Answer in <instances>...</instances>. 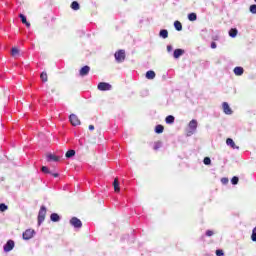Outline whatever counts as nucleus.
<instances>
[{
    "mask_svg": "<svg viewBox=\"0 0 256 256\" xmlns=\"http://www.w3.org/2000/svg\"><path fill=\"white\" fill-rule=\"evenodd\" d=\"M33 235H35V230L27 229L23 234L22 237L25 241H29V239H33Z\"/></svg>",
    "mask_w": 256,
    "mask_h": 256,
    "instance_id": "20e7f679",
    "label": "nucleus"
},
{
    "mask_svg": "<svg viewBox=\"0 0 256 256\" xmlns=\"http://www.w3.org/2000/svg\"><path fill=\"white\" fill-rule=\"evenodd\" d=\"M222 107H223V111L226 115H232L233 114V110H231V107H229V103L223 102Z\"/></svg>",
    "mask_w": 256,
    "mask_h": 256,
    "instance_id": "6e6552de",
    "label": "nucleus"
},
{
    "mask_svg": "<svg viewBox=\"0 0 256 256\" xmlns=\"http://www.w3.org/2000/svg\"><path fill=\"white\" fill-rule=\"evenodd\" d=\"M40 79H41L44 83H46V81H47V73L42 72L41 75H40Z\"/></svg>",
    "mask_w": 256,
    "mask_h": 256,
    "instance_id": "c85d7f7f",
    "label": "nucleus"
},
{
    "mask_svg": "<svg viewBox=\"0 0 256 256\" xmlns=\"http://www.w3.org/2000/svg\"><path fill=\"white\" fill-rule=\"evenodd\" d=\"M7 209H9V207H7V205L5 203H1L0 204V211L3 213L5 211H7Z\"/></svg>",
    "mask_w": 256,
    "mask_h": 256,
    "instance_id": "cd10ccee",
    "label": "nucleus"
},
{
    "mask_svg": "<svg viewBox=\"0 0 256 256\" xmlns=\"http://www.w3.org/2000/svg\"><path fill=\"white\" fill-rule=\"evenodd\" d=\"M155 77V71L149 70L146 72V79H153Z\"/></svg>",
    "mask_w": 256,
    "mask_h": 256,
    "instance_id": "4be33fe9",
    "label": "nucleus"
},
{
    "mask_svg": "<svg viewBox=\"0 0 256 256\" xmlns=\"http://www.w3.org/2000/svg\"><path fill=\"white\" fill-rule=\"evenodd\" d=\"M250 13H253V15H256V4H253L250 6Z\"/></svg>",
    "mask_w": 256,
    "mask_h": 256,
    "instance_id": "7c9ffc66",
    "label": "nucleus"
},
{
    "mask_svg": "<svg viewBox=\"0 0 256 256\" xmlns=\"http://www.w3.org/2000/svg\"><path fill=\"white\" fill-rule=\"evenodd\" d=\"M13 247H15V242L13 240H8L4 245L5 253H9V251H13Z\"/></svg>",
    "mask_w": 256,
    "mask_h": 256,
    "instance_id": "0eeeda50",
    "label": "nucleus"
},
{
    "mask_svg": "<svg viewBox=\"0 0 256 256\" xmlns=\"http://www.w3.org/2000/svg\"><path fill=\"white\" fill-rule=\"evenodd\" d=\"M188 19L189 21H197V14L195 13L188 14Z\"/></svg>",
    "mask_w": 256,
    "mask_h": 256,
    "instance_id": "393cba45",
    "label": "nucleus"
},
{
    "mask_svg": "<svg viewBox=\"0 0 256 256\" xmlns=\"http://www.w3.org/2000/svg\"><path fill=\"white\" fill-rule=\"evenodd\" d=\"M52 175H53V177H59V174H57V173H54Z\"/></svg>",
    "mask_w": 256,
    "mask_h": 256,
    "instance_id": "79ce46f5",
    "label": "nucleus"
},
{
    "mask_svg": "<svg viewBox=\"0 0 256 256\" xmlns=\"http://www.w3.org/2000/svg\"><path fill=\"white\" fill-rule=\"evenodd\" d=\"M184 54H185V50L176 49V50H174L173 57H174V59H179V57H181V55H184Z\"/></svg>",
    "mask_w": 256,
    "mask_h": 256,
    "instance_id": "9d476101",
    "label": "nucleus"
},
{
    "mask_svg": "<svg viewBox=\"0 0 256 256\" xmlns=\"http://www.w3.org/2000/svg\"><path fill=\"white\" fill-rule=\"evenodd\" d=\"M42 173H50L49 168H47V166H43L42 167Z\"/></svg>",
    "mask_w": 256,
    "mask_h": 256,
    "instance_id": "f704fd0d",
    "label": "nucleus"
},
{
    "mask_svg": "<svg viewBox=\"0 0 256 256\" xmlns=\"http://www.w3.org/2000/svg\"><path fill=\"white\" fill-rule=\"evenodd\" d=\"M237 33H239V31L236 28H232L229 31V36L232 38H235V37H237Z\"/></svg>",
    "mask_w": 256,
    "mask_h": 256,
    "instance_id": "412c9836",
    "label": "nucleus"
},
{
    "mask_svg": "<svg viewBox=\"0 0 256 256\" xmlns=\"http://www.w3.org/2000/svg\"><path fill=\"white\" fill-rule=\"evenodd\" d=\"M161 148V142H155L154 144V150L157 151V149Z\"/></svg>",
    "mask_w": 256,
    "mask_h": 256,
    "instance_id": "72a5a7b5",
    "label": "nucleus"
},
{
    "mask_svg": "<svg viewBox=\"0 0 256 256\" xmlns=\"http://www.w3.org/2000/svg\"><path fill=\"white\" fill-rule=\"evenodd\" d=\"M70 225L75 229H81V227H83V223L77 217H72L70 219Z\"/></svg>",
    "mask_w": 256,
    "mask_h": 256,
    "instance_id": "7ed1b4c3",
    "label": "nucleus"
},
{
    "mask_svg": "<svg viewBox=\"0 0 256 256\" xmlns=\"http://www.w3.org/2000/svg\"><path fill=\"white\" fill-rule=\"evenodd\" d=\"M159 36L162 37V39H167V37H169V32L165 29L160 30Z\"/></svg>",
    "mask_w": 256,
    "mask_h": 256,
    "instance_id": "a211bd4d",
    "label": "nucleus"
},
{
    "mask_svg": "<svg viewBox=\"0 0 256 256\" xmlns=\"http://www.w3.org/2000/svg\"><path fill=\"white\" fill-rule=\"evenodd\" d=\"M71 9H73V11H79V9H80L79 2L73 1L71 3Z\"/></svg>",
    "mask_w": 256,
    "mask_h": 256,
    "instance_id": "6ab92c4d",
    "label": "nucleus"
},
{
    "mask_svg": "<svg viewBox=\"0 0 256 256\" xmlns=\"http://www.w3.org/2000/svg\"><path fill=\"white\" fill-rule=\"evenodd\" d=\"M45 215H47V208H45V206H41L38 214V225H41V223L45 221Z\"/></svg>",
    "mask_w": 256,
    "mask_h": 256,
    "instance_id": "f257e3e1",
    "label": "nucleus"
},
{
    "mask_svg": "<svg viewBox=\"0 0 256 256\" xmlns=\"http://www.w3.org/2000/svg\"><path fill=\"white\" fill-rule=\"evenodd\" d=\"M89 130H90V131H94V130H95V126L90 125V126H89Z\"/></svg>",
    "mask_w": 256,
    "mask_h": 256,
    "instance_id": "a19ab883",
    "label": "nucleus"
},
{
    "mask_svg": "<svg viewBox=\"0 0 256 256\" xmlns=\"http://www.w3.org/2000/svg\"><path fill=\"white\" fill-rule=\"evenodd\" d=\"M226 145H228V147H231L232 149H239V146L235 145V141H233V139L228 138L226 140Z\"/></svg>",
    "mask_w": 256,
    "mask_h": 256,
    "instance_id": "f8f14e48",
    "label": "nucleus"
},
{
    "mask_svg": "<svg viewBox=\"0 0 256 256\" xmlns=\"http://www.w3.org/2000/svg\"><path fill=\"white\" fill-rule=\"evenodd\" d=\"M113 186H114V191L116 193H119V191H121V188H119V180L117 178L114 179Z\"/></svg>",
    "mask_w": 256,
    "mask_h": 256,
    "instance_id": "f3484780",
    "label": "nucleus"
},
{
    "mask_svg": "<svg viewBox=\"0 0 256 256\" xmlns=\"http://www.w3.org/2000/svg\"><path fill=\"white\" fill-rule=\"evenodd\" d=\"M50 219L53 221V223H58V221H61V216H59L57 213H52L50 215Z\"/></svg>",
    "mask_w": 256,
    "mask_h": 256,
    "instance_id": "ddd939ff",
    "label": "nucleus"
},
{
    "mask_svg": "<svg viewBox=\"0 0 256 256\" xmlns=\"http://www.w3.org/2000/svg\"><path fill=\"white\" fill-rule=\"evenodd\" d=\"M221 182L223 183V185H227V183H229V179L227 178H222Z\"/></svg>",
    "mask_w": 256,
    "mask_h": 256,
    "instance_id": "e433bc0d",
    "label": "nucleus"
},
{
    "mask_svg": "<svg viewBox=\"0 0 256 256\" xmlns=\"http://www.w3.org/2000/svg\"><path fill=\"white\" fill-rule=\"evenodd\" d=\"M21 22L26 25V27H31V23L27 22V17H25V15L20 14L19 15Z\"/></svg>",
    "mask_w": 256,
    "mask_h": 256,
    "instance_id": "dca6fc26",
    "label": "nucleus"
},
{
    "mask_svg": "<svg viewBox=\"0 0 256 256\" xmlns=\"http://www.w3.org/2000/svg\"><path fill=\"white\" fill-rule=\"evenodd\" d=\"M165 122L167 123V125H173V123H175V116L173 115H169L166 117Z\"/></svg>",
    "mask_w": 256,
    "mask_h": 256,
    "instance_id": "2eb2a0df",
    "label": "nucleus"
},
{
    "mask_svg": "<svg viewBox=\"0 0 256 256\" xmlns=\"http://www.w3.org/2000/svg\"><path fill=\"white\" fill-rule=\"evenodd\" d=\"M164 130H165V127H163V125H157L155 127V133L161 134L163 133Z\"/></svg>",
    "mask_w": 256,
    "mask_h": 256,
    "instance_id": "5701e85b",
    "label": "nucleus"
},
{
    "mask_svg": "<svg viewBox=\"0 0 256 256\" xmlns=\"http://www.w3.org/2000/svg\"><path fill=\"white\" fill-rule=\"evenodd\" d=\"M117 63H123L125 61V50H119L114 54Z\"/></svg>",
    "mask_w": 256,
    "mask_h": 256,
    "instance_id": "f03ea898",
    "label": "nucleus"
},
{
    "mask_svg": "<svg viewBox=\"0 0 256 256\" xmlns=\"http://www.w3.org/2000/svg\"><path fill=\"white\" fill-rule=\"evenodd\" d=\"M98 90L99 91H111V84L107 82H100L98 84Z\"/></svg>",
    "mask_w": 256,
    "mask_h": 256,
    "instance_id": "39448f33",
    "label": "nucleus"
},
{
    "mask_svg": "<svg viewBox=\"0 0 256 256\" xmlns=\"http://www.w3.org/2000/svg\"><path fill=\"white\" fill-rule=\"evenodd\" d=\"M167 51H168V53H171V51H173V46L168 45L167 46Z\"/></svg>",
    "mask_w": 256,
    "mask_h": 256,
    "instance_id": "ea45409f",
    "label": "nucleus"
},
{
    "mask_svg": "<svg viewBox=\"0 0 256 256\" xmlns=\"http://www.w3.org/2000/svg\"><path fill=\"white\" fill-rule=\"evenodd\" d=\"M89 71H91V68L89 66H84L80 69V75L81 77H85V75H89Z\"/></svg>",
    "mask_w": 256,
    "mask_h": 256,
    "instance_id": "9b49d317",
    "label": "nucleus"
},
{
    "mask_svg": "<svg viewBox=\"0 0 256 256\" xmlns=\"http://www.w3.org/2000/svg\"><path fill=\"white\" fill-rule=\"evenodd\" d=\"M251 239H252V241H256V227H254V229L252 231Z\"/></svg>",
    "mask_w": 256,
    "mask_h": 256,
    "instance_id": "473e14b6",
    "label": "nucleus"
},
{
    "mask_svg": "<svg viewBox=\"0 0 256 256\" xmlns=\"http://www.w3.org/2000/svg\"><path fill=\"white\" fill-rule=\"evenodd\" d=\"M11 55H12V57H18V55H19V49H17V48H12V50H11Z\"/></svg>",
    "mask_w": 256,
    "mask_h": 256,
    "instance_id": "a878e982",
    "label": "nucleus"
},
{
    "mask_svg": "<svg viewBox=\"0 0 256 256\" xmlns=\"http://www.w3.org/2000/svg\"><path fill=\"white\" fill-rule=\"evenodd\" d=\"M211 49H217V43L212 42L211 43Z\"/></svg>",
    "mask_w": 256,
    "mask_h": 256,
    "instance_id": "58836bf2",
    "label": "nucleus"
},
{
    "mask_svg": "<svg viewBox=\"0 0 256 256\" xmlns=\"http://www.w3.org/2000/svg\"><path fill=\"white\" fill-rule=\"evenodd\" d=\"M69 119L71 125H73L74 127H77V125H81V120H79V117H77V115L71 114Z\"/></svg>",
    "mask_w": 256,
    "mask_h": 256,
    "instance_id": "423d86ee",
    "label": "nucleus"
},
{
    "mask_svg": "<svg viewBox=\"0 0 256 256\" xmlns=\"http://www.w3.org/2000/svg\"><path fill=\"white\" fill-rule=\"evenodd\" d=\"M231 183H232V185H237V183H239V177L234 176V177L231 179Z\"/></svg>",
    "mask_w": 256,
    "mask_h": 256,
    "instance_id": "c756f323",
    "label": "nucleus"
},
{
    "mask_svg": "<svg viewBox=\"0 0 256 256\" xmlns=\"http://www.w3.org/2000/svg\"><path fill=\"white\" fill-rule=\"evenodd\" d=\"M67 159H71V157H75V150H68L66 152Z\"/></svg>",
    "mask_w": 256,
    "mask_h": 256,
    "instance_id": "b1692460",
    "label": "nucleus"
},
{
    "mask_svg": "<svg viewBox=\"0 0 256 256\" xmlns=\"http://www.w3.org/2000/svg\"><path fill=\"white\" fill-rule=\"evenodd\" d=\"M204 165H211V158L205 157L203 160Z\"/></svg>",
    "mask_w": 256,
    "mask_h": 256,
    "instance_id": "2f4dec72",
    "label": "nucleus"
},
{
    "mask_svg": "<svg viewBox=\"0 0 256 256\" xmlns=\"http://www.w3.org/2000/svg\"><path fill=\"white\" fill-rule=\"evenodd\" d=\"M174 27H175L176 31H183V25L179 21L174 22Z\"/></svg>",
    "mask_w": 256,
    "mask_h": 256,
    "instance_id": "aec40b11",
    "label": "nucleus"
},
{
    "mask_svg": "<svg viewBox=\"0 0 256 256\" xmlns=\"http://www.w3.org/2000/svg\"><path fill=\"white\" fill-rule=\"evenodd\" d=\"M207 237H213L214 233L211 230L206 231Z\"/></svg>",
    "mask_w": 256,
    "mask_h": 256,
    "instance_id": "c9c22d12",
    "label": "nucleus"
},
{
    "mask_svg": "<svg viewBox=\"0 0 256 256\" xmlns=\"http://www.w3.org/2000/svg\"><path fill=\"white\" fill-rule=\"evenodd\" d=\"M216 255L223 256L224 255L223 250H216Z\"/></svg>",
    "mask_w": 256,
    "mask_h": 256,
    "instance_id": "4c0bfd02",
    "label": "nucleus"
},
{
    "mask_svg": "<svg viewBox=\"0 0 256 256\" xmlns=\"http://www.w3.org/2000/svg\"><path fill=\"white\" fill-rule=\"evenodd\" d=\"M244 69L241 66H237L234 68V75L241 76L244 73Z\"/></svg>",
    "mask_w": 256,
    "mask_h": 256,
    "instance_id": "4468645a",
    "label": "nucleus"
},
{
    "mask_svg": "<svg viewBox=\"0 0 256 256\" xmlns=\"http://www.w3.org/2000/svg\"><path fill=\"white\" fill-rule=\"evenodd\" d=\"M189 129H191L192 133L197 131V120L193 119L188 124Z\"/></svg>",
    "mask_w": 256,
    "mask_h": 256,
    "instance_id": "1a4fd4ad",
    "label": "nucleus"
},
{
    "mask_svg": "<svg viewBox=\"0 0 256 256\" xmlns=\"http://www.w3.org/2000/svg\"><path fill=\"white\" fill-rule=\"evenodd\" d=\"M48 161H59V157L50 154L48 155Z\"/></svg>",
    "mask_w": 256,
    "mask_h": 256,
    "instance_id": "bb28decb",
    "label": "nucleus"
}]
</instances>
